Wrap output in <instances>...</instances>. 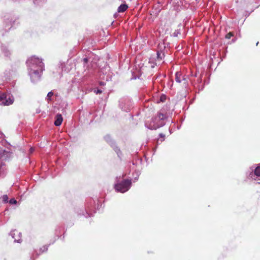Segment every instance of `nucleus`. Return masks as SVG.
<instances>
[{"mask_svg":"<svg viewBox=\"0 0 260 260\" xmlns=\"http://www.w3.org/2000/svg\"><path fill=\"white\" fill-rule=\"evenodd\" d=\"M83 61L84 63H87L88 62V59L87 58H84L83 59Z\"/></svg>","mask_w":260,"mask_h":260,"instance_id":"16","label":"nucleus"},{"mask_svg":"<svg viewBox=\"0 0 260 260\" xmlns=\"http://www.w3.org/2000/svg\"><path fill=\"white\" fill-rule=\"evenodd\" d=\"M175 80L178 83H182L184 86H185L187 84V80L184 78L181 72H176L175 74Z\"/></svg>","mask_w":260,"mask_h":260,"instance_id":"3","label":"nucleus"},{"mask_svg":"<svg viewBox=\"0 0 260 260\" xmlns=\"http://www.w3.org/2000/svg\"><path fill=\"white\" fill-rule=\"evenodd\" d=\"M132 182L130 180L125 179L115 185V189L117 191L122 193L127 191L130 188Z\"/></svg>","mask_w":260,"mask_h":260,"instance_id":"1","label":"nucleus"},{"mask_svg":"<svg viewBox=\"0 0 260 260\" xmlns=\"http://www.w3.org/2000/svg\"><path fill=\"white\" fill-rule=\"evenodd\" d=\"M128 8V6L125 4L121 5L118 8V12H123L125 11Z\"/></svg>","mask_w":260,"mask_h":260,"instance_id":"9","label":"nucleus"},{"mask_svg":"<svg viewBox=\"0 0 260 260\" xmlns=\"http://www.w3.org/2000/svg\"><path fill=\"white\" fill-rule=\"evenodd\" d=\"M249 177L254 180H256L257 177H260V165L256 167L254 173H251Z\"/></svg>","mask_w":260,"mask_h":260,"instance_id":"4","label":"nucleus"},{"mask_svg":"<svg viewBox=\"0 0 260 260\" xmlns=\"http://www.w3.org/2000/svg\"><path fill=\"white\" fill-rule=\"evenodd\" d=\"M157 116L158 118L161 120H163L165 118V115L161 113H158L157 114Z\"/></svg>","mask_w":260,"mask_h":260,"instance_id":"11","label":"nucleus"},{"mask_svg":"<svg viewBox=\"0 0 260 260\" xmlns=\"http://www.w3.org/2000/svg\"><path fill=\"white\" fill-rule=\"evenodd\" d=\"M100 84H101V85H104V83L103 82H101V83H100Z\"/></svg>","mask_w":260,"mask_h":260,"instance_id":"22","label":"nucleus"},{"mask_svg":"<svg viewBox=\"0 0 260 260\" xmlns=\"http://www.w3.org/2000/svg\"><path fill=\"white\" fill-rule=\"evenodd\" d=\"M63 121L62 115L60 114H57L55 116V120L54 121V125L55 126H59L61 125Z\"/></svg>","mask_w":260,"mask_h":260,"instance_id":"6","label":"nucleus"},{"mask_svg":"<svg viewBox=\"0 0 260 260\" xmlns=\"http://www.w3.org/2000/svg\"><path fill=\"white\" fill-rule=\"evenodd\" d=\"M159 136H160V137L161 138H163V139H164V137H165V135H163L162 134H159Z\"/></svg>","mask_w":260,"mask_h":260,"instance_id":"18","label":"nucleus"},{"mask_svg":"<svg viewBox=\"0 0 260 260\" xmlns=\"http://www.w3.org/2000/svg\"><path fill=\"white\" fill-rule=\"evenodd\" d=\"M163 99H164V98H163L162 96H161L160 100L161 101H163Z\"/></svg>","mask_w":260,"mask_h":260,"instance_id":"21","label":"nucleus"},{"mask_svg":"<svg viewBox=\"0 0 260 260\" xmlns=\"http://www.w3.org/2000/svg\"><path fill=\"white\" fill-rule=\"evenodd\" d=\"M6 157L4 152H0V168L5 165L4 160H6Z\"/></svg>","mask_w":260,"mask_h":260,"instance_id":"7","label":"nucleus"},{"mask_svg":"<svg viewBox=\"0 0 260 260\" xmlns=\"http://www.w3.org/2000/svg\"><path fill=\"white\" fill-rule=\"evenodd\" d=\"M157 59L156 61L160 62L165 57V53L161 51H157Z\"/></svg>","mask_w":260,"mask_h":260,"instance_id":"8","label":"nucleus"},{"mask_svg":"<svg viewBox=\"0 0 260 260\" xmlns=\"http://www.w3.org/2000/svg\"><path fill=\"white\" fill-rule=\"evenodd\" d=\"M30 152H32L34 151V149H33V148H31L30 149Z\"/></svg>","mask_w":260,"mask_h":260,"instance_id":"19","label":"nucleus"},{"mask_svg":"<svg viewBox=\"0 0 260 260\" xmlns=\"http://www.w3.org/2000/svg\"><path fill=\"white\" fill-rule=\"evenodd\" d=\"M3 201L5 203H7L8 202V197L7 195H4L3 196Z\"/></svg>","mask_w":260,"mask_h":260,"instance_id":"13","label":"nucleus"},{"mask_svg":"<svg viewBox=\"0 0 260 260\" xmlns=\"http://www.w3.org/2000/svg\"><path fill=\"white\" fill-rule=\"evenodd\" d=\"M163 99H164V98H163L162 96H161L160 100L161 101H163Z\"/></svg>","mask_w":260,"mask_h":260,"instance_id":"20","label":"nucleus"},{"mask_svg":"<svg viewBox=\"0 0 260 260\" xmlns=\"http://www.w3.org/2000/svg\"><path fill=\"white\" fill-rule=\"evenodd\" d=\"M6 95L5 93H0V102H2V104H3V102L5 101V98H6Z\"/></svg>","mask_w":260,"mask_h":260,"instance_id":"10","label":"nucleus"},{"mask_svg":"<svg viewBox=\"0 0 260 260\" xmlns=\"http://www.w3.org/2000/svg\"><path fill=\"white\" fill-rule=\"evenodd\" d=\"M29 61H31L32 63H39V70H32L31 69L30 71V74H34L36 75H38L40 73L42 72L44 70V64L42 62V60L39 59V58H36L35 57H32L30 59V60H28Z\"/></svg>","mask_w":260,"mask_h":260,"instance_id":"2","label":"nucleus"},{"mask_svg":"<svg viewBox=\"0 0 260 260\" xmlns=\"http://www.w3.org/2000/svg\"><path fill=\"white\" fill-rule=\"evenodd\" d=\"M258 44V42H257L256 43V46H257Z\"/></svg>","mask_w":260,"mask_h":260,"instance_id":"23","label":"nucleus"},{"mask_svg":"<svg viewBox=\"0 0 260 260\" xmlns=\"http://www.w3.org/2000/svg\"><path fill=\"white\" fill-rule=\"evenodd\" d=\"M234 36V34L232 32H230L225 35V38L227 39H230L232 37Z\"/></svg>","mask_w":260,"mask_h":260,"instance_id":"12","label":"nucleus"},{"mask_svg":"<svg viewBox=\"0 0 260 260\" xmlns=\"http://www.w3.org/2000/svg\"><path fill=\"white\" fill-rule=\"evenodd\" d=\"M53 95V92L52 91H50L49 92H48V94H47V96L49 98H50L52 95Z\"/></svg>","mask_w":260,"mask_h":260,"instance_id":"15","label":"nucleus"},{"mask_svg":"<svg viewBox=\"0 0 260 260\" xmlns=\"http://www.w3.org/2000/svg\"><path fill=\"white\" fill-rule=\"evenodd\" d=\"M102 92V91L100 89H98L96 91V94H98V93H101Z\"/></svg>","mask_w":260,"mask_h":260,"instance_id":"17","label":"nucleus"},{"mask_svg":"<svg viewBox=\"0 0 260 260\" xmlns=\"http://www.w3.org/2000/svg\"><path fill=\"white\" fill-rule=\"evenodd\" d=\"M13 102V98H12L10 95H7L5 101L3 102V105L5 106H8L12 104Z\"/></svg>","mask_w":260,"mask_h":260,"instance_id":"5","label":"nucleus"},{"mask_svg":"<svg viewBox=\"0 0 260 260\" xmlns=\"http://www.w3.org/2000/svg\"><path fill=\"white\" fill-rule=\"evenodd\" d=\"M9 203L11 204H15L17 203V201L15 199H11L10 201H9Z\"/></svg>","mask_w":260,"mask_h":260,"instance_id":"14","label":"nucleus"}]
</instances>
